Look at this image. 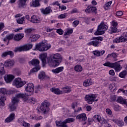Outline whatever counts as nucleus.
Segmentation results:
<instances>
[{"label":"nucleus","mask_w":127,"mask_h":127,"mask_svg":"<svg viewBox=\"0 0 127 127\" xmlns=\"http://www.w3.org/2000/svg\"><path fill=\"white\" fill-rule=\"evenodd\" d=\"M40 57L43 66L48 63L50 67H57L61 64L63 60V57L60 54H56L51 57L47 58V53H44L41 54Z\"/></svg>","instance_id":"1"},{"label":"nucleus","mask_w":127,"mask_h":127,"mask_svg":"<svg viewBox=\"0 0 127 127\" xmlns=\"http://www.w3.org/2000/svg\"><path fill=\"white\" fill-rule=\"evenodd\" d=\"M50 48H51V44L47 43L46 40H44L36 45V49L39 51H47Z\"/></svg>","instance_id":"2"},{"label":"nucleus","mask_w":127,"mask_h":127,"mask_svg":"<svg viewBox=\"0 0 127 127\" xmlns=\"http://www.w3.org/2000/svg\"><path fill=\"white\" fill-rule=\"evenodd\" d=\"M17 97L18 98H21V99H23V101L25 103H29L30 104H35V103H36L37 102L36 99L33 97L29 98L28 96L26 95V94L18 93L17 94Z\"/></svg>","instance_id":"3"},{"label":"nucleus","mask_w":127,"mask_h":127,"mask_svg":"<svg viewBox=\"0 0 127 127\" xmlns=\"http://www.w3.org/2000/svg\"><path fill=\"white\" fill-rule=\"evenodd\" d=\"M103 66L109 67V68H114L116 72H120L122 68V66H121V64L118 62L111 63L108 62L104 63Z\"/></svg>","instance_id":"4"},{"label":"nucleus","mask_w":127,"mask_h":127,"mask_svg":"<svg viewBox=\"0 0 127 127\" xmlns=\"http://www.w3.org/2000/svg\"><path fill=\"white\" fill-rule=\"evenodd\" d=\"M108 27L105 22H102L101 23L98 25L97 31L94 33L95 35H102L105 33V31L108 29Z\"/></svg>","instance_id":"5"},{"label":"nucleus","mask_w":127,"mask_h":127,"mask_svg":"<svg viewBox=\"0 0 127 127\" xmlns=\"http://www.w3.org/2000/svg\"><path fill=\"white\" fill-rule=\"evenodd\" d=\"M17 94H16L15 97H13L12 99V103L9 104V107L10 109V112H13L16 110L17 107V104L19 102V99H21V97H18Z\"/></svg>","instance_id":"6"},{"label":"nucleus","mask_w":127,"mask_h":127,"mask_svg":"<svg viewBox=\"0 0 127 127\" xmlns=\"http://www.w3.org/2000/svg\"><path fill=\"white\" fill-rule=\"evenodd\" d=\"M97 95L95 94H88L86 95L84 99L86 102H87V104H89L90 105H92L94 102H98V99H97Z\"/></svg>","instance_id":"7"},{"label":"nucleus","mask_w":127,"mask_h":127,"mask_svg":"<svg viewBox=\"0 0 127 127\" xmlns=\"http://www.w3.org/2000/svg\"><path fill=\"white\" fill-rule=\"evenodd\" d=\"M75 122V119L74 118H67L65 119L64 122L56 121V124L57 127H68L66 124H70L71 123H74Z\"/></svg>","instance_id":"8"},{"label":"nucleus","mask_w":127,"mask_h":127,"mask_svg":"<svg viewBox=\"0 0 127 127\" xmlns=\"http://www.w3.org/2000/svg\"><path fill=\"white\" fill-rule=\"evenodd\" d=\"M92 40L93 41L89 42L88 45H93L94 47H98V46H100V44H101V42L100 41H103V37L101 36L93 37Z\"/></svg>","instance_id":"9"},{"label":"nucleus","mask_w":127,"mask_h":127,"mask_svg":"<svg viewBox=\"0 0 127 127\" xmlns=\"http://www.w3.org/2000/svg\"><path fill=\"white\" fill-rule=\"evenodd\" d=\"M32 44H26L23 46L15 48L14 52H21V51H28L32 48Z\"/></svg>","instance_id":"10"},{"label":"nucleus","mask_w":127,"mask_h":127,"mask_svg":"<svg viewBox=\"0 0 127 127\" xmlns=\"http://www.w3.org/2000/svg\"><path fill=\"white\" fill-rule=\"evenodd\" d=\"M26 84V81H21V78L18 77L16 78L13 81V85L15 86L16 88H21L23 86H24Z\"/></svg>","instance_id":"11"},{"label":"nucleus","mask_w":127,"mask_h":127,"mask_svg":"<svg viewBox=\"0 0 127 127\" xmlns=\"http://www.w3.org/2000/svg\"><path fill=\"white\" fill-rule=\"evenodd\" d=\"M127 41V33H124L120 37L117 38L113 40L114 43H120Z\"/></svg>","instance_id":"12"},{"label":"nucleus","mask_w":127,"mask_h":127,"mask_svg":"<svg viewBox=\"0 0 127 127\" xmlns=\"http://www.w3.org/2000/svg\"><path fill=\"white\" fill-rule=\"evenodd\" d=\"M49 103L47 101H45L42 103L40 109L44 114H46L49 111Z\"/></svg>","instance_id":"13"},{"label":"nucleus","mask_w":127,"mask_h":127,"mask_svg":"<svg viewBox=\"0 0 127 127\" xmlns=\"http://www.w3.org/2000/svg\"><path fill=\"white\" fill-rule=\"evenodd\" d=\"M86 13H94L96 14L97 13V8L92 5H88L85 10Z\"/></svg>","instance_id":"14"},{"label":"nucleus","mask_w":127,"mask_h":127,"mask_svg":"<svg viewBox=\"0 0 127 127\" xmlns=\"http://www.w3.org/2000/svg\"><path fill=\"white\" fill-rule=\"evenodd\" d=\"M118 26V22H115L114 21H112V26L109 29L110 33H116V32H119V30L117 27Z\"/></svg>","instance_id":"15"},{"label":"nucleus","mask_w":127,"mask_h":127,"mask_svg":"<svg viewBox=\"0 0 127 127\" xmlns=\"http://www.w3.org/2000/svg\"><path fill=\"white\" fill-rule=\"evenodd\" d=\"M34 85L32 83H29L25 86V91L32 93L34 91Z\"/></svg>","instance_id":"16"},{"label":"nucleus","mask_w":127,"mask_h":127,"mask_svg":"<svg viewBox=\"0 0 127 127\" xmlns=\"http://www.w3.org/2000/svg\"><path fill=\"white\" fill-rule=\"evenodd\" d=\"M93 120L94 122H95V123L98 122L100 124H103V122L105 121V119L102 118L101 116L99 115H96L93 116Z\"/></svg>","instance_id":"17"},{"label":"nucleus","mask_w":127,"mask_h":127,"mask_svg":"<svg viewBox=\"0 0 127 127\" xmlns=\"http://www.w3.org/2000/svg\"><path fill=\"white\" fill-rule=\"evenodd\" d=\"M4 65L6 68H11L14 65V61L11 60H6Z\"/></svg>","instance_id":"18"},{"label":"nucleus","mask_w":127,"mask_h":127,"mask_svg":"<svg viewBox=\"0 0 127 127\" xmlns=\"http://www.w3.org/2000/svg\"><path fill=\"white\" fill-rule=\"evenodd\" d=\"M41 0H33L30 2V6L33 7H38L40 6L41 4H40V1Z\"/></svg>","instance_id":"19"},{"label":"nucleus","mask_w":127,"mask_h":127,"mask_svg":"<svg viewBox=\"0 0 127 127\" xmlns=\"http://www.w3.org/2000/svg\"><path fill=\"white\" fill-rule=\"evenodd\" d=\"M4 78L6 83H10L14 79V76L11 74L5 75Z\"/></svg>","instance_id":"20"},{"label":"nucleus","mask_w":127,"mask_h":127,"mask_svg":"<svg viewBox=\"0 0 127 127\" xmlns=\"http://www.w3.org/2000/svg\"><path fill=\"white\" fill-rule=\"evenodd\" d=\"M77 120H78L79 122H85L87 120V117H86V114L82 113L76 116Z\"/></svg>","instance_id":"21"},{"label":"nucleus","mask_w":127,"mask_h":127,"mask_svg":"<svg viewBox=\"0 0 127 127\" xmlns=\"http://www.w3.org/2000/svg\"><path fill=\"white\" fill-rule=\"evenodd\" d=\"M40 10L43 14H49L50 12H52V9H51V7H47L45 8H41Z\"/></svg>","instance_id":"22"},{"label":"nucleus","mask_w":127,"mask_h":127,"mask_svg":"<svg viewBox=\"0 0 127 127\" xmlns=\"http://www.w3.org/2000/svg\"><path fill=\"white\" fill-rule=\"evenodd\" d=\"M24 37V34L23 33H19L15 35L14 36V40L15 41H20Z\"/></svg>","instance_id":"23"},{"label":"nucleus","mask_w":127,"mask_h":127,"mask_svg":"<svg viewBox=\"0 0 127 127\" xmlns=\"http://www.w3.org/2000/svg\"><path fill=\"white\" fill-rule=\"evenodd\" d=\"M30 21L33 23H39V22H40V18L39 17L34 15L31 17V20H30Z\"/></svg>","instance_id":"24"},{"label":"nucleus","mask_w":127,"mask_h":127,"mask_svg":"<svg viewBox=\"0 0 127 127\" xmlns=\"http://www.w3.org/2000/svg\"><path fill=\"white\" fill-rule=\"evenodd\" d=\"M50 91L56 95H62V94H63V91L60 90L59 88H56L55 87L51 88Z\"/></svg>","instance_id":"25"},{"label":"nucleus","mask_w":127,"mask_h":127,"mask_svg":"<svg viewBox=\"0 0 127 127\" xmlns=\"http://www.w3.org/2000/svg\"><path fill=\"white\" fill-rule=\"evenodd\" d=\"M29 65H33V66H39V60L37 59H33L28 62Z\"/></svg>","instance_id":"26"},{"label":"nucleus","mask_w":127,"mask_h":127,"mask_svg":"<svg viewBox=\"0 0 127 127\" xmlns=\"http://www.w3.org/2000/svg\"><path fill=\"white\" fill-rule=\"evenodd\" d=\"M112 122L113 123H115L119 126V127H123L125 125V123L123 121H120L119 120H117L116 119H111Z\"/></svg>","instance_id":"27"},{"label":"nucleus","mask_w":127,"mask_h":127,"mask_svg":"<svg viewBox=\"0 0 127 127\" xmlns=\"http://www.w3.org/2000/svg\"><path fill=\"white\" fill-rule=\"evenodd\" d=\"M63 70H64V67L61 66V67H57L55 69H52V72H53V73H54V74H58L61 72H63Z\"/></svg>","instance_id":"28"},{"label":"nucleus","mask_w":127,"mask_h":127,"mask_svg":"<svg viewBox=\"0 0 127 127\" xmlns=\"http://www.w3.org/2000/svg\"><path fill=\"white\" fill-rule=\"evenodd\" d=\"M112 57L113 58L115 61H117V60H117V57H118V54L116 53L109 54L106 57V59H109V58H112Z\"/></svg>","instance_id":"29"},{"label":"nucleus","mask_w":127,"mask_h":127,"mask_svg":"<svg viewBox=\"0 0 127 127\" xmlns=\"http://www.w3.org/2000/svg\"><path fill=\"white\" fill-rule=\"evenodd\" d=\"M15 116L14 113L10 114L9 116L5 120V123H10V122H12L14 119Z\"/></svg>","instance_id":"30"},{"label":"nucleus","mask_w":127,"mask_h":127,"mask_svg":"<svg viewBox=\"0 0 127 127\" xmlns=\"http://www.w3.org/2000/svg\"><path fill=\"white\" fill-rule=\"evenodd\" d=\"M26 0H18L17 3L19 7H24L25 4H26Z\"/></svg>","instance_id":"31"},{"label":"nucleus","mask_w":127,"mask_h":127,"mask_svg":"<svg viewBox=\"0 0 127 127\" xmlns=\"http://www.w3.org/2000/svg\"><path fill=\"white\" fill-rule=\"evenodd\" d=\"M14 38V34H10L9 35H7L5 36V38L3 39V41L5 42L6 40L9 41V40H12Z\"/></svg>","instance_id":"32"},{"label":"nucleus","mask_w":127,"mask_h":127,"mask_svg":"<svg viewBox=\"0 0 127 127\" xmlns=\"http://www.w3.org/2000/svg\"><path fill=\"white\" fill-rule=\"evenodd\" d=\"M6 100L5 96H0V107H4V102Z\"/></svg>","instance_id":"33"},{"label":"nucleus","mask_w":127,"mask_h":127,"mask_svg":"<svg viewBox=\"0 0 127 127\" xmlns=\"http://www.w3.org/2000/svg\"><path fill=\"white\" fill-rule=\"evenodd\" d=\"M83 85L84 87H89V86H91V85H92V79H86L84 81Z\"/></svg>","instance_id":"34"},{"label":"nucleus","mask_w":127,"mask_h":127,"mask_svg":"<svg viewBox=\"0 0 127 127\" xmlns=\"http://www.w3.org/2000/svg\"><path fill=\"white\" fill-rule=\"evenodd\" d=\"M7 55H9L10 57H12V56H13V52L11 51L5 52L2 54L1 57H6Z\"/></svg>","instance_id":"35"},{"label":"nucleus","mask_w":127,"mask_h":127,"mask_svg":"<svg viewBox=\"0 0 127 127\" xmlns=\"http://www.w3.org/2000/svg\"><path fill=\"white\" fill-rule=\"evenodd\" d=\"M113 3V1H110L107 2H106L104 5V8L105 9V10H108L109 8L111 7V5Z\"/></svg>","instance_id":"36"},{"label":"nucleus","mask_w":127,"mask_h":127,"mask_svg":"<svg viewBox=\"0 0 127 127\" xmlns=\"http://www.w3.org/2000/svg\"><path fill=\"white\" fill-rule=\"evenodd\" d=\"M40 36L39 35H34L32 37H30L29 38L30 42H32L33 41H36L38 38H39Z\"/></svg>","instance_id":"37"},{"label":"nucleus","mask_w":127,"mask_h":127,"mask_svg":"<svg viewBox=\"0 0 127 127\" xmlns=\"http://www.w3.org/2000/svg\"><path fill=\"white\" fill-rule=\"evenodd\" d=\"M74 70L76 72H82L83 71V67L81 65L77 64L74 66Z\"/></svg>","instance_id":"38"},{"label":"nucleus","mask_w":127,"mask_h":127,"mask_svg":"<svg viewBox=\"0 0 127 127\" xmlns=\"http://www.w3.org/2000/svg\"><path fill=\"white\" fill-rule=\"evenodd\" d=\"M0 93L3 95H9L10 91H7L5 88L0 89Z\"/></svg>","instance_id":"39"},{"label":"nucleus","mask_w":127,"mask_h":127,"mask_svg":"<svg viewBox=\"0 0 127 127\" xmlns=\"http://www.w3.org/2000/svg\"><path fill=\"white\" fill-rule=\"evenodd\" d=\"M5 73V70H4V66L3 64L0 63V74L3 75Z\"/></svg>","instance_id":"40"},{"label":"nucleus","mask_w":127,"mask_h":127,"mask_svg":"<svg viewBox=\"0 0 127 127\" xmlns=\"http://www.w3.org/2000/svg\"><path fill=\"white\" fill-rule=\"evenodd\" d=\"M45 76H46V74L44 71H41L38 74V78L40 80H43V79L45 78Z\"/></svg>","instance_id":"41"},{"label":"nucleus","mask_w":127,"mask_h":127,"mask_svg":"<svg viewBox=\"0 0 127 127\" xmlns=\"http://www.w3.org/2000/svg\"><path fill=\"white\" fill-rule=\"evenodd\" d=\"M126 100L124 99V98H123V97H119L117 100V102L120 103V104H125L126 103Z\"/></svg>","instance_id":"42"},{"label":"nucleus","mask_w":127,"mask_h":127,"mask_svg":"<svg viewBox=\"0 0 127 127\" xmlns=\"http://www.w3.org/2000/svg\"><path fill=\"white\" fill-rule=\"evenodd\" d=\"M25 18V17L23 16V17H22L21 18H19L17 19V23H18V24H23V23H24Z\"/></svg>","instance_id":"43"},{"label":"nucleus","mask_w":127,"mask_h":127,"mask_svg":"<svg viewBox=\"0 0 127 127\" xmlns=\"http://www.w3.org/2000/svg\"><path fill=\"white\" fill-rule=\"evenodd\" d=\"M127 72L126 70H124L122 72L119 73V77L120 78H125L126 76H127Z\"/></svg>","instance_id":"44"},{"label":"nucleus","mask_w":127,"mask_h":127,"mask_svg":"<svg viewBox=\"0 0 127 127\" xmlns=\"http://www.w3.org/2000/svg\"><path fill=\"white\" fill-rule=\"evenodd\" d=\"M72 33H73V29H68L67 31L64 33V35L66 36V35H69Z\"/></svg>","instance_id":"45"},{"label":"nucleus","mask_w":127,"mask_h":127,"mask_svg":"<svg viewBox=\"0 0 127 127\" xmlns=\"http://www.w3.org/2000/svg\"><path fill=\"white\" fill-rule=\"evenodd\" d=\"M104 125L105 127H112V125L109 123L107 121H106L105 119H104V121H103L102 123Z\"/></svg>","instance_id":"46"},{"label":"nucleus","mask_w":127,"mask_h":127,"mask_svg":"<svg viewBox=\"0 0 127 127\" xmlns=\"http://www.w3.org/2000/svg\"><path fill=\"white\" fill-rule=\"evenodd\" d=\"M64 93H70L71 92V88L68 86L63 88Z\"/></svg>","instance_id":"47"},{"label":"nucleus","mask_w":127,"mask_h":127,"mask_svg":"<svg viewBox=\"0 0 127 127\" xmlns=\"http://www.w3.org/2000/svg\"><path fill=\"white\" fill-rule=\"evenodd\" d=\"M67 16V13H64V14H61L60 15H59L58 18H60V19H63V18H66Z\"/></svg>","instance_id":"48"},{"label":"nucleus","mask_w":127,"mask_h":127,"mask_svg":"<svg viewBox=\"0 0 127 127\" xmlns=\"http://www.w3.org/2000/svg\"><path fill=\"white\" fill-rule=\"evenodd\" d=\"M70 14H73V13H79V10L76 8L72 9V10L70 11Z\"/></svg>","instance_id":"49"},{"label":"nucleus","mask_w":127,"mask_h":127,"mask_svg":"<svg viewBox=\"0 0 127 127\" xmlns=\"http://www.w3.org/2000/svg\"><path fill=\"white\" fill-rule=\"evenodd\" d=\"M118 79V77L115 76H110L109 78V80L110 81H112V82H116Z\"/></svg>","instance_id":"50"},{"label":"nucleus","mask_w":127,"mask_h":127,"mask_svg":"<svg viewBox=\"0 0 127 127\" xmlns=\"http://www.w3.org/2000/svg\"><path fill=\"white\" fill-rule=\"evenodd\" d=\"M42 118H43L42 116H40V117L34 116V117H32V119L35 120V121H39V120H42Z\"/></svg>","instance_id":"51"},{"label":"nucleus","mask_w":127,"mask_h":127,"mask_svg":"<svg viewBox=\"0 0 127 127\" xmlns=\"http://www.w3.org/2000/svg\"><path fill=\"white\" fill-rule=\"evenodd\" d=\"M35 68H33L32 69V72H37L38 70H40V66H35Z\"/></svg>","instance_id":"52"},{"label":"nucleus","mask_w":127,"mask_h":127,"mask_svg":"<svg viewBox=\"0 0 127 127\" xmlns=\"http://www.w3.org/2000/svg\"><path fill=\"white\" fill-rule=\"evenodd\" d=\"M115 83H112L109 85V89L110 90H113L115 91Z\"/></svg>","instance_id":"53"},{"label":"nucleus","mask_w":127,"mask_h":127,"mask_svg":"<svg viewBox=\"0 0 127 127\" xmlns=\"http://www.w3.org/2000/svg\"><path fill=\"white\" fill-rule=\"evenodd\" d=\"M124 14V13H123V11H118L116 13V16H122Z\"/></svg>","instance_id":"54"},{"label":"nucleus","mask_w":127,"mask_h":127,"mask_svg":"<svg viewBox=\"0 0 127 127\" xmlns=\"http://www.w3.org/2000/svg\"><path fill=\"white\" fill-rule=\"evenodd\" d=\"M92 53L95 55V56H97V57H99L100 56L99 51H93Z\"/></svg>","instance_id":"55"},{"label":"nucleus","mask_w":127,"mask_h":127,"mask_svg":"<svg viewBox=\"0 0 127 127\" xmlns=\"http://www.w3.org/2000/svg\"><path fill=\"white\" fill-rule=\"evenodd\" d=\"M114 109L116 111V112H119L121 108L120 107V106L117 105L114 106Z\"/></svg>","instance_id":"56"},{"label":"nucleus","mask_w":127,"mask_h":127,"mask_svg":"<svg viewBox=\"0 0 127 127\" xmlns=\"http://www.w3.org/2000/svg\"><path fill=\"white\" fill-rule=\"evenodd\" d=\"M57 33H59V34H60V35H62V34H63V33H64L63 30L61 29H58L57 30Z\"/></svg>","instance_id":"57"},{"label":"nucleus","mask_w":127,"mask_h":127,"mask_svg":"<svg viewBox=\"0 0 127 127\" xmlns=\"http://www.w3.org/2000/svg\"><path fill=\"white\" fill-rule=\"evenodd\" d=\"M59 8L61 9V11H62L63 10H65L67 9V7H66V6H64V5H60Z\"/></svg>","instance_id":"58"},{"label":"nucleus","mask_w":127,"mask_h":127,"mask_svg":"<svg viewBox=\"0 0 127 127\" xmlns=\"http://www.w3.org/2000/svg\"><path fill=\"white\" fill-rule=\"evenodd\" d=\"M18 123L21 125L22 126L24 123V120L22 119H19L18 120Z\"/></svg>","instance_id":"59"},{"label":"nucleus","mask_w":127,"mask_h":127,"mask_svg":"<svg viewBox=\"0 0 127 127\" xmlns=\"http://www.w3.org/2000/svg\"><path fill=\"white\" fill-rule=\"evenodd\" d=\"M22 126V127H30V124L29 123H27L24 121V123L23 124V125Z\"/></svg>","instance_id":"60"},{"label":"nucleus","mask_w":127,"mask_h":127,"mask_svg":"<svg viewBox=\"0 0 127 127\" xmlns=\"http://www.w3.org/2000/svg\"><path fill=\"white\" fill-rule=\"evenodd\" d=\"M79 23H80V21H79V20H75L73 22V24L75 26V27H76Z\"/></svg>","instance_id":"61"},{"label":"nucleus","mask_w":127,"mask_h":127,"mask_svg":"<svg viewBox=\"0 0 127 127\" xmlns=\"http://www.w3.org/2000/svg\"><path fill=\"white\" fill-rule=\"evenodd\" d=\"M73 62H74L73 61H69L68 62H66L65 64L68 66H70V65H71V64H73Z\"/></svg>","instance_id":"62"},{"label":"nucleus","mask_w":127,"mask_h":127,"mask_svg":"<svg viewBox=\"0 0 127 127\" xmlns=\"http://www.w3.org/2000/svg\"><path fill=\"white\" fill-rule=\"evenodd\" d=\"M109 73L110 75H111L112 76H115V71L114 70L111 69L109 71Z\"/></svg>","instance_id":"63"},{"label":"nucleus","mask_w":127,"mask_h":127,"mask_svg":"<svg viewBox=\"0 0 127 127\" xmlns=\"http://www.w3.org/2000/svg\"><path fill=\"white\" fill-rule=\"evenodd\" d=\"M106 112L107 114H108V115H111L112 114V111L110 109H107L106 110Z\"/></svg>","instance_id":"64"}]
</instances>
